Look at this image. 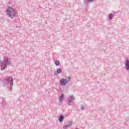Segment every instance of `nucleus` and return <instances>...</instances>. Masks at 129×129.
Listing matches in <instances>:
<instances>
[{
	"label": "nucleus",
	"mask_w": 129,
	"mask_h": 129,
	"mask_svg": "<svg viewBox=\"0 0 129 129\" xmlns=\"http://www.w3.org/2000/svg\"><path fill=\"white\" fill-rule=\"evenodd\" d=\"M81 110H84V105H81Z\"/></svg>",
	"instance_id": "14"
},
{
	"label": "nucleus",
	"mask_w": 129,
	"mask_h": 129,
	"mask_svg": "<svg viewBox=\"0 0 129 129\" xmlns=\"http://www.w3.org/2000/svg\"><path fill=\"white\" fill-rule=\"evenodd\" d=\"M16 28H19V27H18V26H16Z\"/></svg>",
	"instance_id": "16"
},
{
	"label": "nucleus",
	"mask_w": 129,
	"mask_h": 129,
	"mask_svg": "<svg viewBox=\"0 0 129 129\" xmlns=\"http://www.w3.org/2000/svg\"><path fill=\"white\" fill-rule=\"evenodd\" d=\"M71 81V78L70 77H69L67 79H61L59 80V83L61 84L62 86H64V85H66L67 83H69Z\"/></svg>",
	"instance_id": "3"
},
{
	"label": "nucleus",
	"mask_w": 129,
	"mask_h": 129,
	"mask_svg": "<svg viewBox=\"0 0 129 129\" xmlns=\"http://www.w3.org/2000/svg\"><path fill=\"white\" fill-rule=\"evenodd\" d=\"M64 100V95L61 94L60 96H59V102H62Z\"/></svg>",
	"instance_id": "8"
},
{
	"label": "nucleus",
	"mask_w": 129,
	"mask_h": 129,
	"mask_svg": "<svg viewBox=\"0 0 129 129\" xmlns=\"http://www.w3.org/2000/svg\"><path fill=\"white\" fill-rule=\"evenodd\" d=\"M14 79L11 77H6L3 81V84L9 90L12 91L14 85Z\"/></svg>",
	"instance_id": "1"
},
{
	"label": "nucleus",
	"mask_w": 129,
	"mask_h": 129,
	"mask_svg": "<svg viewBox=\"0 0 129 129\" xmlns=\"http://www.w3.org/2000/svg\"><path fill=\"white\" fill-rule=\"evenodd\" d=\"M72 125V122H69L68 123V125H69V126H70V125Z\"/></svg>",
	"instance_id": "15"
},
{
	"label": "nucleus",
	"mask_w": 129,
	"mask_h": 129,
	"mask_svg": "<svg viewBox=\"0 0 129 129\" xmlns=\"http://www.w3.org/2000/svg\"><path fill=\"white\" fill-rule=\"evenodd\" d=\"M58 120L59 122H63V120H64V116H63V115H60L58 118Z\"/></svg>",
	"instance_id": "7"
},
{
	"label": "nucleus",
	"mask_w": 129,
	"mask_h": 129,
	"mask_svg": "<svg viewBox=\"0 0 129 129\" xmlns=\"http://www.w3.org/2000/svg\"><path fill=\"white\" fill-rule=\"evenodd\" d=\"M74 100H75V98L74 96H70L67 98V104L69 105H74Z\"/></svg>",
	"instance_id": "4"
},
{
	"label": "nucleus",
	"mask_w": 129,
	"mask_h": 129,
	"mask_svg": "<svg viewBox=\"0 0 129 129\" xmlns=\"http://www.w3.org/2000/svg\"><path fill=\"white\" fill-rule=\"evenodd\" d=\"M1 104L3 106L6 105V100H3L1 103Z\"/></svg>",
	"instance_id": "11"
},
{
	"label": "nucleus",
	"mask_w": 129,
	"mask_h": 129,
	"mask_svg": "<svg viewBox=\"0 0 129 129\" xmlns=\"http://www.w3.org/2000/svg\"><path fill=\"white\" fill-rule=\"evenodd\" d=\"M60 73H62V70L59 68L56 70V71L54 72V75H58V74H60Z\"/></svg>",
	"instance_id": "6"
},
{
	"label": "nucleus",
	"mask_w": 129,
	"mask_h": 129,
	"mask_svg": "<svg viewBox=\"0 0 129 129\" xmlns=\"http://www.w3.org/2000/svg\"><path fill=\"white\" fill-rule=\"evenodd\" d=\"M108 19L110 21H111V20H112V19H113V15L111 13L109 14Z\"/></svg>",
	"instance_id": "9"
},
{
	"label": "nucleus",
	"mask_w": 129,
	"mask_h": 129,
	"mask_svg": "<svg viewBox=\"0 0 129 129\" xmlns=\"http://www.w3.org/2000/svg\"><path fill=\"white\" fill-rule=\"evenodd\" d=\"M69 125H68V124H67V125H64V126H63V128L64 129H67V128H68V127H69Z\"/></svg>",
	"instance_id": "13"
},
{
	"label": "nucleus",
	"mask_w": 129,
	"mask_h": 129,
	"mask_svg": "<svg viewBox=\"0 0 129 129\" xmlns=\"http://www.w3.org/2000/svg\"><path fill=\"white\" fill-rule=\"evenodd\" d=\"M7 16L11 19H14L17 15L16 10L11 7H8L6 10Z\"/></svg>",
	"instance_id": "2"
},
{
	"label": "nucleus",
	"mask_w": 129,
	"mask_h": 129,
	"mask_svg": "<svg viewBox=\"0 0 129 129\" xmlns=\"http://www.w3.org/2000/svg\"><path fill=\"white\" fill-rule=\"evenodd\" d=\"M88 3H94L95 0H86Z\"/></svg>",
	"instance_id": "12"
},
{
	"label": "nucleus",
	"mask_w": 129,
	"mask_h": 129,
	"mask_svg": "<svg viewBox=\"0 0 129 129\" xmlns=\"http://www.w3.org/2000/svg\"><path fill=\"white\" fill-rule=\"evenodd\" d=\"M55 64L56 66H59V65H60V61H59V60H56L55 62Z\"/></svg>",
	"instance_id": "10"
},
{
	"label": "nucleus",
	"mask_w": 129,
	"mask_h": 129,
	"mask_svg": "<svg viewBox=\"0 0 129 129\" xmlns=\"http://www.w3.org/2000/svg\"><path fill=\"white\" fill-rule=\"evenodd\" d=\"M125 69L126 71L129 72V60L127 59L125 61Z\"/></svg>",
	"instance_id": "5"
}]
</instances>
